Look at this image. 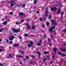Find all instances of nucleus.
I'll list each match as a JSON object with an SVG mask.
<instances>
[{
	"label": "nucleus",
	"instance_id": "1",
	"mask_svg": "<svg viewBox=\"0 0 66 66\" xmlns=\"http://www.w3.org/2000/svg\"><path fill=\"white\" fill-rule=\"evenodd\" d=\"M12 30V31H14L15 32V33H18V32H19L20 31V29H15V28H11V29Z\"/></svg>",
	"mask_w": 66,
	"mask_h": 66
},
{
	"label": "nucleus",
	"instance_id": "2",
	"mask_svg": "<svg viewBox=\"0 0 66 66\" xmlns=\"http://www.w3.org/2000/svg\"><path fill=\"white\" fill-rule=\"evenodd\" d=\"M34 44L33 41H31L30 42V44H28L27 45V46L29 47H31L33 46V45Z\"/></svg>",
	"mask_w": 66,
	"mask_h": 66
},
{
	"label": "nucleus",
	"instance_id": "3",
	"mask_svg": "<svg viewBox=\"0 0 66 66\" xmlns=\"http://www.w3.org/2000/svg\"><path fill=\"white\" fill-rule=\"evenodd\" d=\"M55 29V27L53 26V27H51L49 29V31L50 32H52L53 31L52 29Z\"/></svg>",
	"mask_w": 66,
	"mask_h": 66
},
{
	"label": "nucleus",
	"instance_id": "4",
	"mask_svg": "<svg viewBox=\"0 0 66 66\" xmlns=\"http://www.w3.org/2000/svg\"><path fill=\"white\" fill-rule=\"evenodd\" d=\"M14 38V36H13L10 37L9 38V39L10 40H13Z\"/></svg>",
	"mask_w": 66,
	"mask_h": 66
},
{
	"label": "nucleus",
	"instance_id": "5",
	"mask_svg": "<svg viewBox=\"0 0 66 66\" xmlns=\"http://www.w3.org/2000/svg\"><path fill=\"white\" fill-rule=\"evenodd\" d=\"M26 26H27V29H30V25L28 24V23H27L26 24Z\"/></svg>",
	"mask_w": 66,
	"mask_h": 66
},
{
	"label": "nucleus",
	"instance_id": "6",
	"mask_svg": "<svg viewBox=\"0 0 66 66\" xmlns=\"http://www.w3.org/2000/svg\"><path fill=\"white\" fill-rule=\"evenodd\" d=\"M52 22L53 25H55L56 24V23L54 22V21L53 20H51Z\"/></svg>",
	"mask_w": 66,
	"mask_h": 66
},
{
	"label": "nucleus",
	"instance_id": "7",
	"mask_svg": "<svg viewBox=\"0 0 66 66\" xmlns=\"http://www.w3.org/2000/svg\"><path fill=\"white\" fill-rule=\"evenodd\" d=\"M51 11H53L54 10L55 11H56V10H57V9H56V7H55L54 8V9H53V8L52 7H51Z\"/></svg>",
	"mask_w": 66,
	"mask_h": 66
},
{
	"label": "nucleus",
	"instance_id": "8",
	"mask_svg": "<svg viewBox=\"0 0 66 66\" xmlns=\"http://www.w3.org/2000/svg\"><path fill=\"white\" fill-rule=\"evenodd\" d=\"M53 50L54 51V53H55V54H56V50H57V49L56 48H53Z\"/></svg>",
	"mask_w": 66,
	"mask_h": 66
},
{
	"label": "nucleus",
	"instance_id": "9",
	"mask_svg": "<svg viewBox=\"0 0 66 66\" xmlns=\"http://www.w3.org/2000/svg\"><path fill=\"white\" fill-rule=\"evenodd\" d=\"M16 57H23V56L21 55H18L17 54L16 55Z\"/></svg>",
	"mask_w": 66,
	"mask_h": 66
},
{
	"label": "nucleus",
	"instance_id": "10",
	"mask_svg": "<svg viewBox=\"0 0 66 66\" xmlns=\"http://www.w3.org/2000/svg\"><path fill=\"white\" fill-rule=\"evenodd\" d=\"M19 46V44H14V45H13V46L14 47H17V46Z\"/></svg>",
	"mask_w": 66,
	"mask_h": 66
},
{
	"label": "nucleus",
	"instance_id": "11",
	"mask_svg": "<svg viewBox=\"0 0 66 66\" xmlns=\"http://www.w3.org/2000/svg\"><path fill=\"white\" fill-rule=\"evenodd\" d=\"M37 2V0H35L34 1V4H36Z\"/></svg>",
	"mask_w": 66,
	"mask_h": 66
},
{
	"label": "nucleus",
	"instance_id": "12",
	"mask_svg": "<svg viewBox=\"0 0 66 66\" xmlns=\"http://www.w3.org/2000/svg\"><path fill=\"white\" fill-rule=\"evenodd\" d=\"M60 12H61V11H60V9H59L57 13V14H59Z\"/></svg>",
	"mask_w": 66,
	"mask_h": 66
},
{
	"label": "nucleus",
	"instance_id": "13",
	"mask_svg": "<svg viewBox=\"0 0 66 66\" xmlns=\"http://www.w3.org/2000/svg\"><path fill=\"white\" fill-rule=\"evenodd\" d=\"M7 23V22H6V21L4 22L3 23V24H4V25L6 24Z\"/></svg>",
	"mask_w": 66,
	"mask_h": 66
},
{
	"label": "nucleus",
	"instance_id": "14",
	"mask_svg": "<svg viewBox=\"0 0 66 66\" xmlns=\"http://www.w3.org/2000/svg\"><path fill=\"white\" fill-rule=\"evenodd\" d=\"M3 28H2L0 29V32H2L3 31Z\"/></svg>",
	"mask_w": 66,
	"mask_h": 66
},
{
	"label": "nucleus",
	"instance_id": "15",
	"mask_svg": "<svg viewBox=\"0 0 66 66\" xmlns=\"http://www.w3.org/2000/svg\"><path fill=\"white\" fill-rule=\"evenodd\" d=\"M47 9H46V11H45V13L46 14H47V13H48V10H47Z\"/></svg>",
	"mask_w": 66,
	"mask_h": 66
},
{
	"label": "nucleus",
	"instance_id": "16",
	"mask_svg": "<svg viewBox=\"0 0 66 66\" xmlns=\"http://www.w3.org/2000/svg\"><path fill=\"white\" fill-rule=\"evenodd\" d=\"M29 42H30L29 41H27L25 42V43H27V44H28V43H29Z\"/></svg>",
	"mask_w": 66,
	"mask_h": 66
},
{
	"label": "nucleus",
	"instance_id": "17",
	"mask_svg": "<svg viewBox=\"0 0 66 66\" xmlns=\"http://www.w3.org/2000/svg\"><path fill=\"white\" fill-rule=\"evenodd\" d=\"M58 54H60V55H62V53L60 52H58Z\"/></svg>",
	"mask_w": 66,
	"mask_h": 66
},
{
	"label": "nucleus",
	"instance_id": "18",
	"mask_svg": "<svg viewBox=\"0 0 66 66\" xmlns=\"http://www.w3.org/2000/svg\"><path fill=\"white\" fill-rule=\"evenodd\" d=\"M19 14L20 15H23V13H22V12L19 13Z\"/></svg>",
	"mask_w": 66,
	"mask_h": 66
},
{
	"label": "nucleus",
	"instance_id": "19",
	"mask_svg": "<svg viewBox=\"0 0 66 66\" xmlns=\"http://www.w3.org/2000/svg\"><path fill=\"white\" fill-rule=\"evenodd\" d=\"M62 31L63 32H64L65 33H66V28H65L64 30H63Z\"/></svg>",
	"mask_w": 66,
	"mask_h": 66
},
{
	"label": "nucleus",
	"instance_id": "20",
	"mask_svg": "<svg viewBox=\"0 0 66 66\" xmlns=\"http://www.w3.org/2000/svg\"><path fill=\"white\" fill-rule=\"evenodd\" d=\"M61 55H62V56H65V55L64 53L63 54H62Z\"/></svg>",
	"mask_w": 66,
	"mask_h": 66
},
{
	"label": "nucleus",
	"instance_id": "21",
	"mask_svg": "<svg viewBox=\"0 0 66 66\" xmlns=\"http://www.w3.org/2000/svg\"><path fill=\"white\" fill-rule=\"evenodd\" d=\"M38 54L39 56H40V55H41V53L40 52H38Z\"/></svg>",
	"mask_w": 66,
	"mask_h": 66
},
{
	"label": "nucleus",
	"instance_id": "22",
	"mask_svg": "<svg viewBox=\"0 0 66 66\" xmlns=\"http://www.w3.org/2000/svg\"><path fill=\"white\" fill-rule=\"evenodd\" d=\"M35 26H33L32 27V29H35Z\"/></svg>",
	"mask_w": 66,
	"mask_h": 66
},
{
	"label": "nucleus",
	"instance_id": "23",
	"mask_svg": "<svg viewBox=\"0 0 66 66\" xmlns=\"http://www.w3.org/2000/svg\"><path fill=\"white\" fill-rule=\"evenodd\" d=\"M29 35L28 34H25V37H27V36H28Z\"/></svg>",
	"mask_w": 66,
	"mask_h": 66
},
{
	"label": "nucleus",
	"instance_id": "24",
	"mask_svg": "<svg viewBox=\"0 0 66 66\" xmlns=\"http://www.w3.org/2000/svg\"><path fill=\"white\" fill-rule=\"evenodd\" d=\"M49 53V52H44V53L45 54H47V53Z\"/></svg>",
	"mask_w": 66,
	"mask_h": 66
},
{
	"label": "nucleus",
	"instance_id": "25",
	"mask_svg": "<svg viewBox=\"0 0 66 66\" xmlns=\"http://www.w3.org/2000/svg\"><path fill=\"white\" fill-rule=\"evenodd\" d=\"M51 17H52V16H51V15L50 14L49 17V19H51Z\"/></svg>",
	"mask_w": 66,
	"mask_h": 66
},
{
	"label": "nucleus",
	"instance_id": "26",
	"mask_svg": "<svg viewBox=\"0 0 66 66\" xmlns=\"http://www.w3.org/2000/svg\"><path fill=\"white\" fill-rule=\"evenodd\" d=\"M46 60H47V58H46L44 59L43 60V62H45Z\"/></svg>",
	"mask_w": 66,
	"mask_h": 66
},
{
	"label": "nucleus",
	"instance_id": "27",
	"mask_svg": "<svg viewBox=\"0 0 66 66\" xmlns=\"http://www.w3.org/2000/svg\"><path fill=\"white\" fill-rule=\"evenodd\" d=\"M14 5V4L13 3L11 4V7H12Z\"/></svg>",
	"mask_w": 66,
	"mask_h": 66
},
{
	"label": "nucleus",
	"instance_id": "28",
	"mask_svg": "<svg viewBox=\"0 0 66 66\" xmlns=\"http://www.w3.org/2000/svg\"><path fill=\"white\" fill-rule=\"evenodd\" d=\"M25 6H26V5H22V7H23L24 8L25 7Z\"/></svg>",
	"mask_w": 66,
	"mask_h": 66
},
{
	"label": "nucleus",
	"instance_id": "29",
	"mask_svg": "<svg viewBox=\"0 0 66 66\" xmlns=\"http://www.w3.org/2000/svg\"><path fill=\"white\" fill-rule=\"evenodd\" d=\"M39 20L40 21H42L43 20V19L42 18H40L39 19Z\"/></svg>",
	"mask_w": 66,
	"mask_h": 66
},
{
	"label": "nucleus",
	"instance_id": "30",
	"mask_svg": "<svg viewBox=\"0 0 66 66\" xmlns=\"http://www.w3.org/2000/svg\"><path fill=\"white\" fill-rule=\"evenodd\" d=\"M26 57L27 59H29V57L27 56H26Z\"/></svg>",
	"mask_w": 66,
	"mask_h": 66
},
{
	"label": "nucleus",
	"instance_id": "31",
	"mask_svg": "<svg viewBox=\"0 0 66 66\" xmlns=\"http://www.w3.org/2000/svg\"><path fill=\"white\" fill-rule=\"evenodd\" d=\"M17 6H18V7H19L21 6V5H17Z\"/></svg>",
	"mask_w": 66,
	"mask_h": 66
},
{
	"label": "nucleus",
	"instance_id": "32",
	"mask_svg": "<svg viewBox=\"0 0 66 66\" xmlns=\"http://www.w3.org/2000/svg\"><path fill=\"white\" fill-rule=\"evenodd\" d=\"M3 49H0V52H2V51H3Z\"/></svg>",
	"mask_w": 66,
	"mask_h": 66
},
{
	"label": "nucleus",
	"instance_id": "33",
	"mask_svg": "<svg viewBox=\"0 0 66 66\" xmlns=\"http://www.w3.org/2000/svg\"><path fill=\"white\" fill-rule=\"evenodd\" d=\"M40 43H38L37 44V45H38V46H40Z\"/></svg>",
	"mask_w": 66,
	"mask_h": 66
},
{
	"label": "nucleus",
	"instance_id": "34",
	"mask_svg": "<svg viewBox=\"0 0 66 66\" xmlns=\"http://www.w3.org/2000/svg\"><path fill=\"white\" fill-rule=\"evenodd\" d=\"M45 16L46 17H47V16H48V14H46L45 15Z\"/></svg>",
	"mask_w": 66,
	"mask_h": 66
},
{
	"label": "nucleus",
	"instance_id": "35",
	"mask_svg": "<svg viewBox=\"0 0 66 66\" xmlns=\"http://www.w3.org/2000/svg\"><path fill=\"white\" fill-rule=\"evenodd\" d=\"M49 24V22H47V23H46V25L47 26H48V25Z\"/></svg>",
	"mask_w": 66,
	"mask_h": 66
},
{
	"label": "nucleus",
	"instance_id": "36",
	"mask_svg": "<svg viewBox=\"0 0 66 66\" xmlns=\"http://www.w3.org/2000/svg\"><path fill=\"white\" fill-rule=\"evenodd\" d=\"M8 56H9V57H11V54H9L8 55Z\"/></svg>",
	"mask_w": 66,
	"mask_h": 66
},
{
	"label": "nucleus",
	"instance_id": "37",
	"mask_svg": "<svg viewBox=\"0 0 66 66\" xmlns=\"http://www.w3.org/2000/svg\"><path fill=\"white\" fill-rule=\"evenodd\" d=\"M11 3H13L14 2V1L13 0L11 1Z\"/></svg>",
	"mask_w": 66,
	"mask_h": 66
},
{
	"label": "nucleus",
	"instance_id": "38",
	"mask_svg": "<svg viewBox=\"0 0 66 66\" xmlns=\"http://www.w3.org/2000/svg\"><path fill=\"white\" fill-rule=\"evenodd\" d=\"M21 53L22 54H24V52L23 51H22L21 52Z\"/></svg>",
	"mask_w": 66,
	"mask_h": 66
},
{
	"label": "nucleus",
	"instance_id": "39",
	"mask_svg": "<svg viewBox=\"0 0 66 66\" xmlns=\"http://www.w3.org/2000/svg\"><path fill=\"white\" fill-rule=\"evenodd\" d=\"M10 15H12L13 14V13H12V12H10Z\"/></svg>",
	"mask_w": 66,
	"mask_h": 66
},
{
	"label": "nucleus",
	"instance_id": "40",
	"mask_svg": "<svg viewBox=\"0 0 66 66\" xmlns=\"http://www.w3.org/2000/svg\"><path fill=\"white\" fill-rule=\"evenodd\" d=\"M24 20H23L22 21H21V22H23L24 21Z\"/></svg>",
	"mask_w": 66,
	"mask_h": 66
},
{
	"label": "nucleus",
	"instance_id": "41",
	"mask_svg": "<svg viewBox=\"0 0 66 66\" xmlns=\"http://www.w3.org/2000/svg\"><path fill=\"white\" fill-rule=\"evenodd\" d=\"M18 23H19V22H16V24H18Z\"/></svg>",
	"mask_w": 66,
	"mask_h": 66
},
{
	"label": "nucleus",
	"instance_id": "42",
	"mask_svg": "<svg viewBox=\"0 0 66 66\" xmlns=\"http://www.w3.org/2000/svg\"><path fill=\"white\" fill-rule=\"evenodd\" d=\"M3 64L1 63H0V66H3Z\"/></svg>",
	"mask_w": 66,
	"mask_h": 66
},
{
	"label": "nucleus",
	"instance_id": "43",
	"mask_svg": "<svg viewBox=\"0 0 66 66\" xmlns=\"http://www.w3.org/2000/svg\"><path fill=\"white\" fill-rule=\"evenodd\" d=\"M13 43L12 41H11L10 42V43H9V44H11V43Z\"/></svg>",
	"mask_w": 66,
	"mask_h": 66
},
{
	"label": "nucleus",
	"instance_id": "44",
	"mask_svg": "<svg viewBox=\"0 0 66 66\" xmlns=\"http://www.w3.org/2000/svg\"><path fill=\"white\" fill-rule=\"evenodd\" d=\"M31 57H32L33 58H34V56H33V55H32L31 56Z\"/></svg>",
	"mask_w": 66,
	"mask_h": 66
},
{
	"label": "nucleus",
	"instance_id": "45",
	"mask_svg": "<svg viewBox=\"0 0 66 66\" xmlns=\"http://www.w3.org/2000/svg\"><path fill=\"white\" fill-rule=\"evenodd\" d=\"M42 26L43 27H45V25L44 24H43L42 25Z\"/></svg>",
	"mask_w": 66,
	"mask_h": 66
},
{
	"label": "nucleus",
	"instance_id": "46",
	"mask_svg": "<svg viewBox=\"0 0 66 66\" xmlns=\"http://www.w3.org/2000/svg\"><path fill=\"white\" fill-rule=\"evenodd\" d=\"M35 53H36L37 54H38V53L37 52H36V51H35Z\"/></svg>",
	"mask_w": 66,
	"mask_h": 66
},
{
	"label": "nucleus",
	"instance_id": "47",
	"mask_svg": "<svg viewBox=\"0 0 66 66\" xmlns=\"http://www.w3.org/2000/svg\"><path fill=\"white\" fill-rule=\"evenodd\" d=\"M7 28H5V31H6V30H7Z\"/></svg>",
	"mask_w": 66,
	"mask_h": 66
},
{
	"label": "nucleus",
	"instance_id": "48",
	"mask_svg": "<svg viewBox=\"0 0 66 66\" xmlns=\"http://www.w3.org/2000/svg\"><path fill=\"white\" fill-rule=\"evenodd\" d=\"M63 14H64V12H62V13H61V15H63Z\"/></svg>",
	"mask_w": 66,
	"mask_h": 66
},
{
	"label": "nucleus",
	"instance_id": "49",
	"mask_svg": "<svg viewBox=\"0 0 66 66\" xmlns=\"http://www.w3.org/2000/svg\"><path fill=\"white\" fill-rule=\"evenodd\" d=\"M42 42V40H40L39 41V42H40V43H41Z\"/></svg>",
	"mask_w": 66,
	"mask_h": 66
},
{
	"label": "nucleus",
	"instance_id": "50",
	"mask_svg": "<svg viewBox=\"0 0 66 66\" xmlns=\"http://www.w3.org/2000/svg\"><path fill=\"white\" fill-rule=\"evenodd\" d=\"M26 59L25 58L23 59V60H24V61H26Z\"/></svg>",
	"mask_w": 66,
	"mask_h": 66
},
{
	"label": "nucleus",
	"instance_id": "51",
	"mask_svg": "<svg viewBox=\"0 0 66 66\" xmlns=\"http://www.w3.org/2000/svg\"><path fill=\"white\" fill-rule=\"evenodd\" d=\"M30 64H33V62L31 61L30 62Z\"/></svg>",
	"mask_w": 66,
	"mask_h": 66
},
{
	"label": "nucleus",
	"instance_id": "52",
	"mask_svg": "<svg viewBox=\"0 0 66 66\" xmlns=\"http://www.w3.org/2000/svg\"><path fill=\"white\" fill-rule=\"evenodd\" d=\"M22 38V37L21 36L20 37L19 39H21Z\"/></svg>",
	"mask_w": 66,
	"mask_h": 66
},
{
	"label": "nucleus",
	"instance_id": "53",
	"mask_svg": "<svg viewBox=\"0 0 66 66\" xmlns=\"http://www.w3.org/2000/svg\"><path fill=\"white\" fill-rule=\"evenodd\" d=\"M2 21H4V19H2Z\"/></svg>",
	"mask_w": 66,
	"mask_h": 66
},
{
	"label": "nucleus",
	"instance_id": "54",
	"mask_svg": "<svg viewBox=\"0 0 66 66\" xmlns=\"http://www.w3.org/2000/svg\"><path fill=\"white\" fill-rule=\"evenodd\" d=\"M48 41L49 42H50V40L49 39H48Z\"/></svg>",
	"mask_w": 66,
	"mask_h": 66
},
{
	"label": "nucleus",
	"instance_id": "55",
	"mask_svg": "<svg viewBox=\"0 0 66 66\" xmlns=\"http://www.w3.org/2000/svg\"><path fill=\"white\" fill-rule=\"evenodd\" d=\"M37 13H39V12L38 11H37Z\"/></svg>",
	"mask_w": 66,
	"mask_h": 66
},
{
	"label": "nucleus",
	"instance_id": "56",
	"mask_svg": "<svg viewBox=\"0 0 66 66\" xmlns=\"http://www.w3.org/2000/svg\"><path fill=\"white\" fill-rule=\"evenodd\" d=\"M8 39H7L6 40V43H8Z\"/></svg>",
	"mask_w": 66,
	"mask_h": 66
},
{
	"label": "nucleus",
	"instance_id": "57",
	"mask_svg": "<svg viewBox=\"0 0 66 66\" xmlns=\"http://www.w3.org/2000/svg\"><path fill=\"white\" fill-rule=\"evenodd\" d=\"M54 56H52V59H53L54 58Z\"/></svg>",
	"mask_w": 66,
	"mask_h": 66
},
{
	"label": "nucleus",
	"instance_id": "58",
	"mask_svg": "<svg viewBox=\"0 0 66 66\" xmlns=\"http://www.w3.org/2000/svg\"><path fill=\"white\" fill-rule=\"evenodd\" d=\"M49 45H50V46H52V44H50Z\"/></svg>",
	"mask_w": 66,
	"mask_h": 66
},
{
	"label": "nucleus",
	"instance_id": "59",
	"mask_svg": "<svg viewBox=\"0 0 66 66\" xmlns=\"http://www.w3.org/2000/svg\"><path fill=\"white\" fill-rule=\"evenodd\" d=\"M7 16H6L5 18V19H7Z\"/></svg>",
	"mask_w": 66,
	"mask_h": 66
},
{
	"label": "nucleus",
	"instance_id": "60",
	"mask_svg": "<svg viewBox=\"0 0 66 66\" xmlns=\"http://www.w3.org/2000/svg\"><path fill=\"white\" fill-rule=\"evenodd\" d=\"M2 41V40L1 39H0V42H1Z\"/></svg>",
	"mask_w": 66,
	"mask_h": 66
},
{
	"label": "nucleus",
	"instance_id": "61",
	"mask_svg": "<svg viewBox=\"0 0 66 66\" xmlns=\"http://www.w3.org/2000/svg\"><path fill=\"white\" fill-rule=\"evenodd\" d=\"M53 63V62H52L51 63V64H52V63Z\"/></svg>",
	"mask_w": 66,
	"mask_h": 66
},
{
	"label": "nucleus",
	"instance_id": "62",
	"mask_svg": "<svg viewBox=\"0 0 66 66\" xmlns=\"http://www.w3.org/2000/svg\"><path fill=\"white\" fill-rule=\"evenodd\" d=\"M20 64H22V63L21 62H20Z\"/></svg>",
	"mask_w": 66,
	"mask_h": 66
},
{
	"label": "nucleus",
	"instance_id": "63",
	"mask_svg": "<svg viewBox=\"0 0 66 66\" xmlns=\"http://www.w3.org/2000/svg\"><path fill=\"white\" fill-rule=\"evenodd\" d=\"M14 36H17V35H16V34H14Z\"/></svg>",
	"mask_w": 66,
	"mask_h": 66
},
{
	"label": "nucleus",
	"instance_id": "64",
	"mask_svg": "<svg viewBox=\"0 0 66 66\" xmlns=\"http://www.w3.org/2000/svg\"><path fill=\"white\" fill-rule=\"evenodd\" d=\"M55 32H54V34H55Z\"/></svg>",
	"mask_w": 66,
	"mask_h": 66
}]
</instances>
